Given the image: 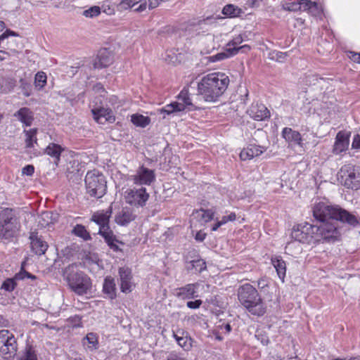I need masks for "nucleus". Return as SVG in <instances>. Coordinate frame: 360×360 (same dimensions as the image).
Wrapping results in <instances>:
<instances>
[{
    "instance_id": "f257e3e1",
    "label": "nucleus",
    "mask_w": 360,
    "mask_h": 360,
    "mask_svg": "<svg viewBox=\"0 0 360 360\" xmlns=\"http://www.w3.org/2000/svg\"><path fill=\"white\" fill-rule=\"evenodd\" d=\"M240 304L251 314L263 316L266 311V307L257 289L250 283L240 285L237 290Z\"/></svg>"
},
{
    "instance_id": "f03ea898",
    "label": "nucleus",
    "mask_w": 360,
    "mask_h": 360,
    "mask_svg": "<svg viewBox=\"0 0 360 360\" xmlns=\"http://www.w3.org/2000/svg\"><path fill=\"white\" fill-rule=\"evenodd\" d=\"M313 216L319 223L335 219L355 226L358 221L355 216L338 205H330L320 202L313 207Z\"/></svg>"
},
{
    "instance_id": "7ed1b4c3",
    "label": "nucleus",
    "mask_w": 360,
    "mask_h": 360,
    "mask_svg": "<svg viewBox=\"0 0 360 360\" xmlns=\"http://www.w3.org/2000/svg\"><path fill=\"white\" fill-rule=\"evenodd\" d=\"M20 221L12 209L0 212V238L11 240L20 235Z\"/></svg>"
},
{
    "instance_id": "20e7f679",
    "label": "nucleus",
    "mask_w": 360,
    "mask_h": 360,
    "mask_svg": "<svg viewBox=\"0 0 360 360\" xmlns=\"http://www.w3.org/2000/svg\"><path fill=\"white\" fill-rule=\"evenodd\" d=\"M85 186L87 193L91 196L100 198L107 190V181L105 176L98 170L89 171L85 176Z\"/></svg>"
},
{
    "instance_id": "39448f33",
    "label": "nucleus",
    "mask_w": 360,
    "mask_h": 360,
    "mask_svg": "<svg viewBox=\"0 0 360 360\" xmlns=\"http://www.w3.org/2000/svg\"><path fill=\"white\" fill-rule=\"evenodd\" d=\"M229 83V77L221 72H213L204 77L200 82H192L198 90H226Z\"/></svg>"
},
{
    "instance_id": "423d86ee",
    "label": "nucleus",
    "mask_w": 360,
    "mask_h": 360,
    "mask_svg": "<svg viewBox=\"0 0 360 360\" xmlns=\"http://www.w3.org/2000/svg\"><path fill=\"white\" fill-rule=\"evenodd\" d=\"M341 183L348 189H360V167L352 164L343 165L339 172Z\"/></svg>"
},
{
    "instance_id": "0eeeda50",
    "label": "nucleus",
    "mask_w": 360,
    "mask_h": 360,
    "mask_svg": "<svg viewBox=\"0 0 360 360\" xmlns=\"http://www.w3.org/2000/svg\"><path fill=\"white\" fill-rule=\"evenodd\" d=\"M316 245L324 242H334L340 238V233L335 224L330 221L320 222L314 225Z\"/></svg>"
},
{
    "instance_id": "6e6552de",
    "label": "nucleus",
    "mask_w": 360,
    "mask_h": 360,
    "mask_svg": "<svg viewBox=\"0 0 360 360\" xmlns=\"http://www.w3.org/2000/svg\"><path fill=\"white\" fill-rule=\"evenodd\" d=\"M18 343L12 332L8 330H0V356L9 359L15 356Z\"/></svg>"
},
{
    "instance_id": "1a4fd4ad",
    "label": "nucleus",
    "mask_w": 360,
    "mask_h": 360,
    "mask_svg": "<svg viewBox=\"0 0 360 360\" xmlns=\"http://www.w3.org/2000/svg\"><path fill=\"white\" fill-rule=\"evenodd\" d=\"M149 197V193L143 186H141L139 188H129L124 193V199L125 202L131 206L136 208L144 207L146 205Z\"/></svg>"
},
{
    "instance_id": "9d476101",
    "label": "nucleus",
    "mask_w": 360,
    "mask_h": 360,
    "mask_svg": "<svg viewBox=\"0 0 360 360\" xmlns=\"http://www.w3.org/2000/svg\"><path fill=\"white\" fill-rule=\"evenodd\" d=\"M314 225L308 223L295 226L291 232V238L298 243L316 245Z\"/></svg>"
},
{
    "instance_id": "9b49d317",
    "label": "nucleus",
    "mask_w": 360,
    "mask_h": 360,
    "mask_svg": "<svg viewBox=\"0 0 360 360\" xmlns=\"http://www.w3.org/2000/svg\"><path fill=\"white\" fill-rule=\"evenodd\" d=\"M68 280L70 288L79 295L86 294L91 288L90 278L82 271L69 275Z\"/></svg>"
},
{
    "instance_id": "f8f14e48",
    "label": "nucleus",
    "mask_w": 360,
    "mask_h": 360,
    "mask_svg": "<svg viewBox=\"0 0 360 360\" xmlns=\"http://www.w3.org/2000/svg\"><path fill=\"white\" fill-rule=\"evenodd\" d=\"M134 184L139 186H150L155 181V171L144 167H139L136 173L129 178Z\"/></svg>"
},
{
    "instance_id": "ddd939ff",
    "label": "nucleus",
    "mask_w": 360,
    "mask_h": 360,
    "mask_svg": "<svg viewBox=\"0 0 360 360\" xmlns=\"http://www.w3.org/2000/svg\"><path fill=\"white\" fill-rule=\"evenodd\" d=\"M112 210L109 207L106 210H99L94 212L91 220L99 226V233L102 236L105 232H110L109 221L112 215Z\"/></svg>"
},
{
    "instance_id": "4468645a",
    "label": "nucleus",
    "mask_w": 360,
    "mask_h": 360,
    "mask_svg": "<svg viewBox=\"0 0 360 360\" xmlns=\"http://www.w3.org/2000/svg\"><path fill=\"white\" fill-rule=\"evenodd\" d=\"M114 61V55L112 52L108 49H101L92 60L94 69H101L110 65Z\"/></svg>"
},
{
    "instance_id": "2eb2a0df",
    "label": "nucleus",
    "mask_w": 360,
    "mask_h": 360,
    "mask_svg": "<svg viewBox=\"0 0 360 360\" xmlns=\"http://www.w3.org/2000/svg\"><path fill=\"white\" fill-rule=\"evenodd\" d=\"M120 281V290L122 292L129 293L132 291L134 284L132 282L131 270L129 267L123 266L119 269Z\"/></svg>"
},
{
    "instance_id": "dca6fc26",
    "label": "nucleus",
    "mask_w": 360,
    "mask_h": 360,
    "mask_svg": "<svg viewBox=\"0 0 360 360\" xmlns=\"http://www.w3.org/2000/svg\"><path fill=\"white\" fill-rule=\"evenodd\" d=\"M248 115L257 121H262L270 117L268 108L262 103H253L248 110Z\"/></svg>"
},
{
    "instance_id": "f3484780",
    "label": "nucleus",
    "mask_w": 360,
    "mask_h": 360,
    "mask_svg": "<svg viewBox=\"0 0 360 360\" xmlns=\"http://www.w3.org/2000/svg\"><path fill=\"white\" fill-rule=\"evenodd\" d=\"M266 150L264 146L256 144H250L244 148L240 153V158L243 161L250 160L258 157Z\"/></svg>"
},
{
    "instance_id": "a211bd4d",
    "label": "nucleus",
    "mask_w": 360,
    "mask_h": 360,
    "mask_svg": "<svg viewBox=\"0 0 360 360\" xmlns=\"http://www.w3.org/2000/svg\"><path fill=\"white\" fill-rule=\"evenodd\" d=\"M32 250L37 255H44L48 248V244L41 238L38 236L37 232H31L30 235Z\"/></svg>"
},
{
    "instance_id": "6ab92c4d",
    "label": "nucleus",
    "mask_w": 360,
    "mask_h": 360,
    "mask_svg": "<svg viewBox=\"0 0 360 360\" xmlns=\"http://www.w3.org/2000/svg\"><path fill=\"white\" fill-rule=\"evenodd\" d=\"M94 120L100 124H105L106 122H113L115 117L111 110L104 108H94L91 110Z\"/></svg>"
},
{
    "instance_id": "aec40b11",
    "label": "nucleus",
    "mask_w": 360,
    "mask_h": 360,
    "mask_svg": "<svg viewBox=\"0 0 360 360\" xmlns=\"http://www.w3.org/2000/svg\"><path fill=\"white\" fill-rule=\"evenodd\" d=\"M349 135L342 131H339L335 137L333 146V153L338 155L345 151L349 146Z\"/></svg>"
},
{
    "instance_id": "412c9836",
    "label": "nucleus",
    "mask_w": 360,
    "mask_h": 360,
    "mask_svg": "<svg viewBox=\"0 0 360 360\" xmlns=\"http://www.w3.org/2000/svg\"><path fill=\"white\" fill-rule=\"evenodd\" d=\"M198 283H189L176 289L175 296L182 300H189L195 297Z\"/></svg>"
},
{
    "instance_id": "4be33fe9",
    "label": "nucleus",
    "mask_w": 360,
    "mask_h": 360,
    "mask_svg": "<svg viewBox=\"0 0 360 360\" xmlns=\"http://www.w3.org/2000/svg\"><path fill=\"white\" fill-rule=\"evenodd\" d=\"M14 117L25 127L31 126L34 121V114L28 108H20L14 113Z\"/></svg>"
},
{
    "instance_id": "5701e85b",
    "label": "nucleus",
    "mask_w": 360,
    "mask_h": 360,
    "mask_svg": "<svg viewBox=\"0 0 360 360\" xmlns=\"http://www.w3.org/2000/svg\"><path fill=\"white\" fill-rule=\"evenodd\" d=\"M244 49L250 50V47L248 45H244V46H242L240 47H229L225 50V51L218 53L216 55L210 56V61L216 62V61L223 60L224 59H226L228 58H230V57L237 54L238 53L239 50Z\"/></svg>"
},
{
    "instance_id": "b1692460",
    "label": "nucleus",
    "mask_w": 360,
    "mask_h": 360,
    "mask_svg": "<svg viewBox=\"0 0 360 360\" xmlns=\"http://www.w3.org/2000/svg\"><path fill=\"white\" fill-rule=\"evenodd\" d=\"M282 136L291 145H302V139L301 134L291 128L285 127L282 131Z\"/></svg>"
},
{
    "instance_id": "393cba45",
    "label": "nucleus",
    "mask_w": 360,
    "mask_h": 360,
    "mask_svg": "<svg viewBox=\"0 0 360 360\" xmlns=\"http://www.w3.org/2000/svg\"><path fill=\"white\" fill-rule=\"evenodd\" d=\"M82 345L86 352H94L98 349V337L96 333H89L82 339Z\"/></svg>"
},
{
    "instance_id": "a878e982",
    "label": "nucleus",
    "mask_w": 360,
    "mask_h": 360,
    "mask_svg": "<svg viewBox=\"0 0 360 360\" xmlns=\"http://www.w3.org/2000/svg\"><path fill=\"white\" fill-rule=\"evenodd\" d=\"M65 150L60 145L50 143L44 149V153L54 159V163L58 165L60 160L61 153Z\"/></svg>"
},
{
    "instance_id": "bb28decb",
    "label": "nucleus",
    "mask_w": 360,
    "mask_h": 360,
    "mask_svg": "<svg viewBox=\"0 0 360 360\" xmlns=\"http://www.w3.org/2000/svg\"><path fill=\"white\" fill-rule=\"evenodd\" d=\"M136 215L129 208H124L115 216V221L120 226H127L134 221Z\"/></svg>"
},
{
    "instance_id": "cd10ccee",
    "label": "nucleus",
    "mask_w": 360,
    "mask_h": 360,
    "mask_svg": "<svg viewBox=\"0 0 360 360\" xmlns=\"http://www.w3.org/2000/svg\"><path fill=\"white\" fill-rule=\"evenodd\" d=\"M103 292L110 300H114L116 298V285L115 279L112 277L107 276L104 279Z\"/></svg>"
},
{
    "instance_id": "c85d7f7f",
    "label": "nucleus",
    "mask_w": 360,
    "mask_h": 360,
    "mask_svg": "<svg viewBox=\"0 0 360 360\" xmlns=\"http://www.w3.org/2000/svg\"><path fill=\"white\" fill-rule=\"evenodd\" d=\"M271 263L274 266L279 278L284 281L286 274L285 262L280 257H274L271 258Z\"/></svg>"
},
{
    "instance_id": "c756f323",
    "label": "nucleus",
    "mask_w": 360,
    "mask_h": 360,
    "mask_svg": "<svg viewBox=\"0 0 360 360\" xmlns=\"http://www.w3.org/2000/svg\"><path fill=\"white\" fill-rule=\"evenodd\" d=\"M23 133L25 135V146L27 148H33L34 144L37 143V128H32L28 130L24 129Z\"/></svg>"
},
{
    "instance_id": "7c9ffc66",
    "label": "nucleus",
    "mask_w": 360,
    "mask_h": 360,
    "mask_svg": "<svg viewBox=\"0 0 360 360\" xmlns=\"http://www.w3.org/2000/svg\"><path fill=\"white\" fill-rule=\"evenodd\" d=\"M180 102H172L170 104L166 105L165 107L158 110L160 114L165 113L170 115L175 112H180L184 110V107Z\"/></svg>"
},
{
    "instance_id": "2f4dec72",
    "label": "nucleus",
    "mask_w": 360,
    "mask_h": 360,
    "mask_svg": "<svg viewBox=\"0 0 360 360\" xmlns=\"http://www.w3.org/2000/svg\"><path fill=\"white\" fill-rule=\"evenodd\" d=\"M285 253L296 257L302 252V247L297 241L293 240L288 242L285 248Z\"/></svg>"
},
{
    "instance_id": "473e14b6",
    "label": "nucleus",
    "mask_w": 360,
    "mask_h": 360,
    "mask_svg": "<svg viewBox=\"0 0 360 360\" xmlns=\"http://www.w3.org/2000/svg\"><path fill=\"white\" fill-rule=\"evenodd\" d=\"M131 121L137 127H145L149 124L150 120L148 117L139 114H134L131 116Z\"/></svg>"
},
{
    "instance_id": "72a5a7b5",
    "label": "nucleus",
    "mask_w": 360,
    "mask_h": 360,
    "mask_svg": "<svg viewBox=\"0 0 360 360\" xmlns=\"http://www.w3.org/2000/svg\"><path fill=\"white\" fill-rule=\"evenodd\" d=\"M174 338L176 339L177 344L186 351H188L192 347V340L188 336H179L174 333Z\"/></svg>"
},
{
    "instance_id": "f704fd0d",
    "label": "nucleus",
    "mask_w": 360,
    "mask_h": 360,
    "mask_svg": "<svg viewBox=\"0 0 360 360\" xmlns=\"http://www.w3.org/2000/svg\"><path fill=\"white\" fill-rule=\"evenodd\" d=\"M102 236L104 238L105 242L112 250L114 251L120 250L119 246L117 244L118 240H116L115 236H114L112 231L110 232H105V234L102 235Z\"/></svg>"
},
{
    "instance_id": "c9c22d12",
    "label": "nucleus",
    "mask_w": 360,
    "mask_h": 360,
    "mask_svg": "<svg viewBox=\"0 0 360 360\" xmlns=\"http://www.w3.org/2000/svg\"><path fill=\"white\" fill-rule=\"evenodd\" d=\"M241 13V9L233 4L226 5L222 10V13L230 18L239 16Z\"/></svg>"
},
{
    "instance_id": "e433bc0d",
    "label": "nucleus",
    "mask_w": 360,
    "mask_h": 360,
    "mask_svg": "<svg viewBox=\"0 0 360 360\" xmlns=\"http://www.w3.org/2000/svg\"><path fill=\"white\" fill-rule=\"evenodd\" d=\"M193 214H197L198 217H200L205 222L212 221L214 216V212L212 210L200 209L195 210Z\"/></svg>"
},
{
    "instance_id": "4c0bfd02",
    "label": "nucleus",
    "mask_w": 360,
    "mask_h": 360,
    "mask_svg": "<svg viewBox=\"0 0 360 360\" xmlns=\"http://www.w3.org/2000/svg\"><path fill=\"white\" fill-rule=\"evenodd\" d=\"M38 223L41 227H46L53 224L52 213L50 212H42L39 217Z\"/></svg>"
},
{
    "instance_id": "58836bf2",
    "label": "nucleus",
    "mask_w": 360,
    "mask_h": 360,
    "mask_svg": "<svg viewBox=\"0 0 360 360\" xmlns=\"http://www.w3.org/2000/svg\"><path fill=\"white\" fill-rule=\"evenodd\" d=\"M178 101L183 104L184 110L189 106L192 105L191 100L189 97L188 91H181L177 96Z\"/></svg>"
},
{
    "instance_id": "ea45409f",
    "label": "nucleus",
    "mask_w": 360,
    "mask_h": 360,
    "mask_svg": "<svg viewBox=\"0 0 360 360\" xmlns=\"http://www.w3.org/2000/svg\"><path fill=\"white\" fill-rule=\"evenodd\" d=\"M47 77L45 72H38L34 77V84L36 87L43 88L46 84Z\"/></svg>"
},
{
    "instance_id": "a19ab883",
    "label": "nucleus",
    "mask_w": 360,
    "mask_h": 360,
    "mask_svg": "<svg viewBox=\"0 0 360 360\" xmlns=\"http://www.w3.org/2000/svg\"><path fill=\"white\" fill-rule=\"evenodd\" d=\"M101 8L98 6H93L88 9L84 10L82 12V15L86 18H94L97 17L101 14Z\"/></svg>"
},
{
    "instance_id": "79ce46f5",
    "label": "nucleus",
    "mask_w": 360,
    "mask_h": 360,
    "mask_svg": "<svg viewBox=\"0 0 360 360\" xmlns=\"http://www.w3.org/2000/svg\"><path fill=\"white\" fill-rule=\"evenodd\" d=\"M140 0H122L118 5L117 9L120 11H123L133 8L136 5Z\"/></svg>"
},
{
    "instance_id": "37998d69",
    "label": "nucleus",
    "mask_w": 360,
    "mask_h": 360,
    "mask_svg": "<svg viewBox=\"0 0 360 360\" xmlns=\"http://www.w3.org/2000/svg\"><path fill=\"white\" fill-rule=\"evenodd\" d=\"M74 233L76 236L82 238L84 240L90 238V235L82 225H77L74 229Z\"/></svg>"
},
{
    "instance_id": "c03bdc74",
    "label": "nucleus",
    "mask_w": 360,
    "mask_h": 360,
    "mask_svg": "<svg viewBox=\"0 0 360 360\" xmlns=\"http://www.w3.org/2000/svg\"><path fill=\"white\" fill-rule=\"evenodd\" d=\"M283 8L288 11H300V5L299 2H284L282 5Z\"/></svg>"
},
{
    "instance_id": "a18cd8bd",
    "label": "nucleus",
    "mask_w": 360,
    "mask_h": 360,
    "mask_svg": "<svg viewBox=\"0 0 360 360\" xmlns=\"http://www.w3.org/2000/svg\"><path fill=\"white\" fill-rule=\"evenodd\" d=\"M192 268L197 272H201L206 268L205 262L202 259H196L191 262Z\"/></svg>"
},
{
    "instance_id": "49530a36",
    "label": "nucleus",
    "mask_w": 360,
    "mask_h": 360,
    "mask_svg": "<svg viewBox=\"0 0 360 360\" xmlns=\"http://www.w3.org/2000/svg\"><path fill=\"white\" fill-rule=\"evenodd\" d=\"M21 360H37V354L31 347H29L26 349L25 355L21 358Z\"/></svg>"
},
{
    "instance_id": "de8ad7c7",
    "label": "nucleus",
    "mask_w": 360,
    "mask_h": 360,
    "mask_svg": "<svg viewBox=\"0 0 360 360\" xmlns=\"http://www.w3.org/2000/svg\"><path fill=\"white\" fill-rule=\"evenodd\" d=\"M16 283L13 279H6L2 284V288L6 291H12L14 290Z\"/></svg>"
},
{
    "instance_id": "09e8293b",
    "label": "nucleus",
    "mask_w": 360,
    "mask_h": 360,
    "mask_svg": "<svg viewBox=\"0 0 360 360\" xmlns=\"http://www.w3.org/2000/svg\"><path fill=\"white\" fill-rule=\"evenodd\" d=\"M101 11L107 15H112L115 13L114 7L110 5L108 1L103 2L102 6L100 7Z\"/></svg>"
},
{
    "instance_id": "8fccbe9b",
    "label": "nucleus",
    "mask_w": 360,
    "mask_h": 360,
    "mask_svg": "<svg viewBox=\"0 0 360 360\" xmlns=\"http://www.w3.org/2000/svg\"><path fill=\"white\" fill-rule=\"evenodd\" d=\"M288 56L286 52L276 51L273 53L272 59L276 60L278 62L282 63Z\"/></svg>"
},
{
    "instance_id": "3c124183",
    "label": "nucleus",
    "mask_w": 360,
    "mask_h": 360,
    "mask_svg": "<svg viewBox=\"0 0 360 360\" xmlns=\"http://www.w3.org/2000/svg\"><path fill=\"white\" fill-rule=\"evenodd\" d=\"M308 12L314 16H317L321 14V11L320 7L319 6L318 4L316 2H313L312 5L310 6L309 10Z\"/></svg>"
},
{
    "instance_id": "603ef678",
    "label": "nucleus",
    "mask_w": 360,
    "mask_h": 360,
    "mask_svg": "<svg viewBox=\"0 0 360 360\" xmlns=\"http://www.w3.org/2000/svg\"><path fill=\"white\" fill-rule=\"evenodd\" d=\"M236 219V214L234 212H231L227 216H223L221 219L219 220L221 223L223 222V225L226 224L229 221H234Z\"/></svg>"
},
{
    "instance_id": "864d4df0",
    "label": "nucleus",
    "mask_w": 360,
    "mask_h": 360,
    "mask_svg": "<svg viewBox=\"0 0 360 360\" xmlns=\"http://www.w3.org/2000/svg\"><path fill=\"white\" fill-rule=\"evenodd\" d=\"M299 4L300 5V11H309L310 6L312 5L313 1L310 0H300Z\"/></svg>"
},
{
    "instance_id": "5fc2aeb1",
    "label": "nucleus",
    "mask_w": 360,
    "mask_h": 360,
    "mask_svg": "<svg viewBox=\"0 0 360 360\" xmlns=\"http://www.w3.org/2000/svg\"><path fill=\"white\" fill-rule=\"evenodd\" d=\"M202 302L200 300H196L195 301H188L186 303V306L189 309H196L200 308Z\"/></svg>"
},
{
    "instance_id": "6e6d98bb",
    "label": "nucleus",
    "mask_w": 360,
    "mask_h": 360,
    "mask_svg": "<svg viewBox=\"0 0 360 360\" xmlns=\"http://www.w3.org/2000/svg\"><path fill=\"white\" fill-rule=\"evenodd\" d=\"M69 321H70V322L72 323V324L74 327H82V326L81 317L78 315H75L74 316L70 317Z\"/></svg>"
},
{
    "instance_id": "4d7b16f0",
    "label": "nucleus",
    "mask_w": 360,
    "mask_h": 360,
    "mask_svg": "<svg viewBox=\"0 0 360 360\" xmlns=\"http://www.w3.org/2000/svg\"><path fill=\"white\" fill-rule=\"evenodd\" d=\"M243 41V39L241 35H238L236 37L233 38L231 41H230L226 46L229 47H236V46L241 44Z\"/></svg>"
},
{
    "instance_id": "13d9d810",
    "label": "nucleus",
    "mask_w": 360,
    "mask_h": 360,
    "mask_svg": "<svg viewBox=\"0 0 360 360\" xmlns=\"http://www.w3.org/2000/svg\"><path fill=\"white\" fill-rule=\"evenodd\" d=\"M167 360H188V359L180 354L172 352L167 357Z\"/></svg>"
},
{
    "instance_id": "bf43d9fd",
    "label": "nucleus",
    "mask_w": 360,
    "mask_h": 360,
    "mask_svg": "<svg viewBox=\"0 0 360 360\" xmlns=\"http://www.w3.org/2000/svg\"><path fill=\"white\" fill-rule=\"evenodd\" d=\"M34 172V167L33 165H28L24 167L22 169V173L24 175L32 176Z\"/></svg>"
},
{
    "instance_id": "052dcab7",
    "label": "nucleus",
    "mask_w": 360,
    "mask_h": 360,
    "mask_svg": "<svg viewBox=\"0 0 360 360\" xmlns=\"http://www.w3.org/2000/svg\"><path fill=\"white\" fill-rule=\"evenodd\" d=\"M27 276H30V273L25 271L23 269H22L18 274L15 276V280H23L25 278L27 277Z\"/></svg>"
},
{
    "instance_id": "680f3d73",
    "label": "nucleus",
    "mask_w": 360,
    "mask_h": 360,
    "mask_svg": "<svg viewBox=\"0 0 360 360\" xmlns=\"http://www.w3.org/2000/svg\"><path fill=\"white\" fill-rule=\"evenodd\" d=\"M352 146L354 149L360 150V135L356 134L354 136Z\"/></svg>"
},
{
    "instance_id": "e2e57ef3",
    "label": "nucleus",
    "mask_w": 360,
    "mask_h": 360,
    "mask_svg": "<svg viewBox=\"0 0 360 360\" xmlns=\"http://www.w3.org/2000/svg\"><path fill=\"white\" fill-rule=\"evenodd\" d=\"M9 35L15 36V33L11 30H6L5 32L0 35V43L6 38H7Z\"/></svg>"
},
{
    "instance_id": "0e129e2a",
    "label": "nucleus",
    "mask_w": 360,
    "mask_h": 360,
    "mask_svg": "<svg viewBox=\"0 0 360 360\" xmlns=\"http://www.w3.org/2000/svg\"><path fill=\"white\" fill-rule=\"evenodd\" d=\"M161 0H148V7L150 9H153L158 7Z\"/></svg>"
},
{
    "instance_id": "69168bd1",
    "label": "nucleus",
    "mask_w": 360,
    "mask_h": 360,
    "mask_svg": "<svg viewBox=\"0 0 360 360\" xmlns=\"http://www.w3.org/2000/svg\"><path fill=\"white\" fill-rule=\"evenodd\" d=\"M205 233L199 231L195 235V240L198 241H202L205 238Z\"/></svg>"
},
{
    "instance_id": "338daca9",
    "label": "nucleus",
    "mask_w": 360,
    "mask_h": 360,
    "mask_svg": "<svg viewBox=\"0 0 360 360\" xmlns=\"http://www.w3.org/2000/svg\"><path fill=\"white\" fill-rule=\"evenodd\" d=\"M304 19H302L301 18H296V19H295L294 27H297L299 26H302L304 25Z\"/></svg>"
},
{
    "instance_id": "774afa93",
    "label": "nucleus",
    "mask_w": 360,
    "mask_h": 360,
    "mask_svg": "<svg viewBox=\"0 0 360 360\" xmlns=\"http://www.w3.org/2000/svg\"><path fill=\"white\" fill-rule=\"evenodd\" d=\"M146 8V2L140 4L137 8L134 9L136 12H142Z\"/></svg>"
}]
</instances>
